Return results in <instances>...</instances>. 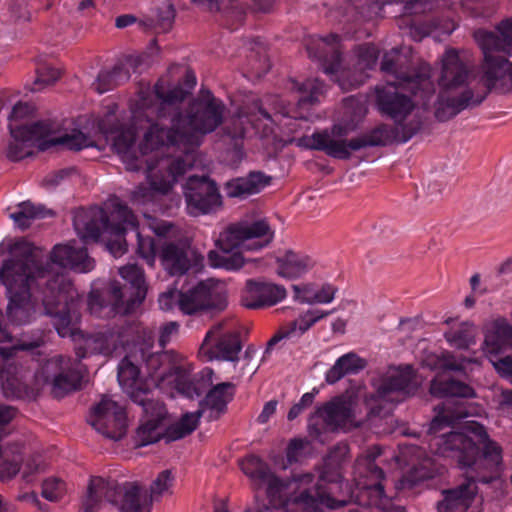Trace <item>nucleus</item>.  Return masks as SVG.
Masks as SVG:
<instances>
[{
	"mask_svg": "<svg viewBox=\"0 0 512 512\" xmlns=\"http://www.w3.org/2000/svg\"><path fill=\"white\" fill-rule=\"evenodd\" d=\"M437 368L443 371H461L464 369V361L458 360L451 353H443L437 359Z\"/></svg>",
	"mask_w": 512,
	"mask_h": 512,
	"instance_id": "nucleus-51",
	"label": "nucleus"
},
{
	"mask_svg": "<svg viewBox=\"0 0 512 512\" xmlns=\"http://www.w3.org/2000/svg\"><path fill=\"white\" fill-rule=\"evenodd\" d=\"M180 291L176 289L168 290L159 296L158 303L162 310H171L175 305L179 307Z\"/></svg>",
	"mask_w": 512,
	"mask_h": 512,
	"instance_id": "nucleus-54",
	"label": "nucleus"
},
{
	"mask_svg": "<svg viewBox=\"0 0 512 512\" xmlns=\"http://www.w3.org/2000/svg\"><path fill=\"white\" fill-rule=\"evenodd\" d=\"M366 364V361L356 353H346L327 371L325 379L327 383L334 384L346 375L357 374L366 367Z\"/></svg>",
	"mask_w": 512,
	"mask_h": 512,
	"instance_id": "nucleus-37",
	"label": "nucleus"
},
{
	"mask_svg": "<svg viewBox=\"0 0 512 512\" xmlns=\"http://www.w3.org/2000/svg\"><path fill=\"white\" fill-rule=\"evenodd\" d=\"M65 493V483L56 477L47 478L42 484V496L51 502L58 501Z\"/></svg>",
	"mask_w": 512,
	"mask_h": 512,
	"instance_id": "nucleus-48",
	"label": "nucleus"
},
{
	"mask_svg": "<svg viewBox=\"0 0 512 512\" xmlns=\"http://www.w3.org/2000/svg\"><path fill=\"white\" fill-rule=\"evenodd\" d=\"M34 111L33 105L27 103V102H18L13 106V109L9 115V126L11 124L17 125L16 122L20 121L29 115L32 114Z\"/></svg>",
	"mask_w": 512,
	"mask_h": 512,
	"instance_id": "nucleus-52",
	"label": "nucleus"
},
{
	"mask_svg": "<svg viewBox=\"0 0 512 512\" xmlns=\"http://www.w3.org/2000/svg\"><path fill=\"white\" fill-rule=\"evenodd\" d=\"M273 237L274 232L264 219L232 224L220 234L217 240L219 251H209L208 261L214 268L238 270L245 262L241 251L261 250Z\"/></svg>",
	"mask_w": 512,
	"mask_h": 512,
	"instance_id": "nucleus-12",
	"label": "nucleus"
},
{
	"mask_svg": "<svg viewBox=\"0 0 512 512\" xmlns=\"http://www.w3.org/2000/svg\"><path fill=\"white\" fill-rule=\"evenodd\" d=\"M179 324L177 322H168L160 329L159 344L165 347L173 337L178 334Z\"/></svg>",
	"mask_w": 512,
	"mask_h": 512,
	"instance_id": "nucleus-55",
	"label": "nucleus"
},
{
	"mask_svg": "<svg viewBox=\"0 0 512 512\" xmlns=\"http://www.w3.org/2000/svg\"><path fill=\"white\" fill-rule=\"evenodd\" d=\"M88 423L97 432L114 441L122 439L127 431V416L124 407L109 396H103L92 407Z\"/></svg>",
	"mask_w": 512,
	"mask_h": 512,
	"instance_id": "nucleus-20",
	"label": "nucleus"
},
{
	"mask_svg": "<svg viewBox=\"0 0 512 512\" xmlns=\"http://www.w3.org/2000/svg\"><path fill=\"white\" fill-rule=\"evenodd\" d=\"M474 38L484 54L480 77L471 72L455 49L446 50L441 58L435 103V117L439 121L480 105L491 91H512V62L498 55L512 57V19L502 21L496 31L478 29Z\"/></svg>",
	"mask_w": 512,
	"mask_h": 512,
	"instance_id": "nucleus-4",
	"label": "nucleus"
},
{
	"mask_svg": "<svg viewBox=\"0 0 512 512\" xmlns=\"http://www.w3.org/2000/svg\"><path fill=\"white\" fill-rule=\"evenodd\" d=\"M413 368L410 365L390 368L377 387V395L386 401H401L417 389Z\"/></svg>",
	"mask_w": 512,
	"mask_h": 512,
	"instance_id": "nucleus-28",
	"label": "nucleus"
},
{
	"mask_svg": "<svg viewBox=\"0 0 512 512\" xmlns=\"http://www.w3.org/2000/svg\"><path fill=\"white\" fill-rule=\"evenodd\" d=\"M290 89L299 93L297 105L293 109L283 107V115L291 118V123L287 124L288 132L295 133L301 126L302 121L311 120V114L304 111L306 106L313 105L324 93L325 86L318 79H307L304 82L297 80L290 81Z\"/></svg>",
	"mask_w": 512,
	"mask_h": 512,
	"instance_id": "nucleus-26",
	"label": "nucleus"
},
{
	"mask_svg": "<svg viewBox=\"0 0 512 512\" xmlns=\"http://www.w3.org/2000/svg\"><path fill=\"white\" fill-rule=\"evenodd\" d=\"M174 18L175 10L173 5L170 3H165L163 7L157 10L154 21L159 29H161L163 32H167L171 29Z\"/></svg>",
	"mask_w": 512,
	"mask_h": 512,
	"instance_id": "nucleus-49",
	"label": "nucleus"
},
{
	"mask_svg": "<svg viewBox=\"0 0 512 512\" xmlns=\"http://www.w3.org/2000/svg\"><path fill=\"white\" fill-rule=\"evenodd\" d=\"M277 401L276 400H270L267 403H265L262 412L258 416V422L261 424L266 423L270 417L276 412L277 408Z\"/></svg>",
	"mask_w": 512,
	"mask_h": 512,
	"instance_id": "nucleus-60",
	"label": "nucleus"
},
{
	"mask_svg": "<svg viewBox=\"0 0 512 512\" xmlns=\"http://www.w3.org/2000/svg\"><path fill=\"white\" fill-rule=\"evenodd\" d=\"M43 468H44V464L41 461V457L40 456L32 457L29 460H27V462L25 464L26 471H25L24 475L26 477L27 474L39 472Z\"/></svg>",
	"mask_w": 512,
	"mask_h": 512,
	"instance_id": "nucleus-62",
	"label": "nucleus"
},
{
	"mask_svg": "<svg viewBox=\"0 0 512 512\" xmlns=\"http://www.w3.org/2000/svg\"><path fill=\"white\" fill-rule=\"evenodd\" d=\"M476 328L469 322H463L445 333L447 342L458 349H467L475 344Z\"/></svg>",
	"mask_w": 512,
	"mask_h": 512,
	"instance_id": "nucleus-43",
	"label": "nucleus"
},
{
	"mask_svg": "<svg viewBox=\"0 0 512 512\" xmlns=\"http://www.w3.org/2000/svg\"><path fill=\"white\" fill-rule=\"evenodd\" d=\"M493 366L502 377L512 382V357L500 358L493 362Z\"/></svg>",
	"mask_w": 512,
	"mask_h": 512,
	"instance_id": "nucleus-57",
	"label": "nucleus"
},
{
	"mask_svg": "<svg viewBox=\"0 0 512 512\" xmlns=\"http://www.w3.org/2000/svg\"><path fill=\"white\" fill-rule=\"evenodd\" d=\"M184 84L185 88L180 84L172 86L167 80L160 78L153 90L141 89L135 103L131 105V124L127 128L119 122L114 108L99 120L100 132L106 140L112 142L114 151L128 170L138 171L140 166L135 150L137 132L146 128V124H150L154 118H166L167 114L179 108V104L196 85L193 71L185 70Z\"/></svg>",
	"mask_w": 512,
	"mask_h": 512,
	"instance_id": "nucleus-6",
	"label": "nucleus"
},
{
	"mask_svg": "<svg viewBox=\"0 0 512 512\" xmlns=\"http://www.w3.org/2000/svg\"><path fill=\"white\" fill-rule=\"evenodd\" d=\"M272 100L274 113L269 112L264 106L260 99L255 96H251L246 104L240 107L236 117L233 119L235 127L232 130H228L227 133L232 138H241L244 136L246 128L245 123L251 124L254 128L258 129V122L266 121L264 125V133L272 131V125H282L288 130L287 124L291 123V118L284 116L282 111L283 107L286 109H293L292 106L284 105L278 99H266V102Z\"/></svg>",
	"mask_w": 512,
	"mask_h": 512,
	"instance_id": "nucleus-16",
	"label": "nucleus"
},
{
	"mask_svg": "<svg viewBox=\"0 0 512 512\" xmlns=\"http://www.w3.org/2000/svg\"><path fill=\"white\" fill-rule=\"evenodd\" d=\"M196 427L197 416L195 414H185L165 431L160 424L145 419L136 431L135 444L139 447L146 446L157 442L162 436L167 441H175L189 435Z\"/></svg>",
	"mask_w": 512,
	"mask_h": 512,
	"instance_id": "nucleus-27",
	"label": "nucleus"
},
{
	"mask_svg": "<svg viewBox=\"0 0 512 512\" xmlns=\"http://www.w3.org/2000/svg\"><path fill=\"white\" fill-rule=\"evenodd\" d=\"M134 231L137 238V251L140 257H142L148 265H153L156 258V245L154 239L148 235H144V228L139 230L138 224L136 223Z\"/></svg>",
	"mask_w": 512,
	"mask_h": 512,
	"instance_id": "nucleus-45",
	"label": "nucleus"
},
{
	"mask_svg": "<svg viewBox=\"0 0 512 512\" xmlns=\"http://www.w3.org/2000/svg\"><path fill=\"white\" fill-rule=\"evenodd\" d=\"M121 277L130 283L133 297L124 300V293L118 281H111L103 290H92L88 295V310L99 318L125 315L134 310L146 296L143 270L136 264H127L119 268Z\"/></svg>",
	"mask_w": 512,
	"mask_h": 512,
	"instance_id": "nucleus-14",
	"label": "nucleus"
},
{
	"mask_svg": "<svg viewBox=\"0 0 512 512\" xmlns=\"http://www.w3.org/2000/svg\"><path fill=\"white\" fill-rule=\"evenodd\" d=\"M396 138L395 129L386 124H381L373 130L352 139L343 137V146L347 150V159L355 151L366 147L385 146Z\"/></svg>",
	"mask_w": 512,
	"mask_h": 512,
	"instance_id": "nucleus-33",
	"label": "nucleus"
},
{
	"mask_svg": "<svg viewBox=\"0 0 512 512\" xmlns=\"http://www.w3.org/2000/svg\"><path fill=\"white\" fill-rule=\"evenodd\" d=\"M51 215V211L45 210L43 206H35L31 202L26 201L18 205L17 209L10 213V218L22 230L28 228L31 221L37 218H44Z\"/></svg>",
	"mask_w": 512,
	"mask_h": 512,
	"instance_id": "nucleus-42",
	"label": "nucleus"
},
{
	"mask_svg": "<svg viewBox=\"0 0 512 512\" xmlns=\"http://www.w3.org/2000/svg\"><path fill=\"white\" fill-rule=\"evenodd\" d=\"M144 369L141 372L128 357L119 364V384L133 401L152 388L171 397L181 394L192 399L203 393L209 380L203 372L192 374L190 365L173 351L150 354L145 358Z\"/></svg>",
	"mask_w": 512,
	"mask_h": 512,
	"instance_id": "nucleus-8",
	"label": "nucleus"
},
{
	"mask_svg": "<svg viewBox=\"0 0 512 512\" xmlns=\"http://www.w3.org/2000/svg\"><path fill=\"white\" fill-rule=\"evenodd\" d=\"M11 140L7 148V157L19 161L33 154V149L43 143L51 133V126L44 121L30 125H10Z\"/></svg>",
	"mask_w": 512,
	"mask_h": 512,
	"instance_id": "nucleus-23",
	"label": "nucleus"
},
{
	"mask_svg": "<svg viewBox=\"0 0 512 512\" xmlns=\"http://www.w3.org/2000/svg\"><path fill=\"white\" fill-rule=\"evenodd\" d=\"M22 461L21 444L0 445V480L6 481L13 478L19 472Z\"/></svg>",
	"mask_w": 512,
	"mask_h": 512,
	"instance_id": "nucleus-39",
	"label": "nucleus"
},
{
	"mask_svg": "<svg viewBox=\"0 0 512 512\" xmlns=\"http://www.w3.org/2000/svg\"><path fill=\"white\" fill-rule=\"evenodd\" d=\"M94 267L95 261L82 247L56 245L49 257L43 259L40 249L32 244L15 243L0 268V282L9 298V321L15 325L30 323L41 302L45 314L53 318L59 336L73 335L80 317V295L62 269L87 273Z\"/></svg>",
	"mask_w": 512,
	"mask_h": 512,
	"instance_id": "nucleus-1",
	"label": "nucleus"
},
{
	"mask_svg": "<svg viewBox=\"0 0 512 512\" xmlns=\"http://www.w3.org/2000/svg\"><path fill=\"white\" fill-rule=\"evenodd\" d=\"M83 372L84 369L79 360L55 355L40 365L34 378L38 387L49 384L52 394L61 398L80 388Z\"/></svg>",
	"mask_w": 512,
	"mask_h": 512,
	"instance_id": "nucleus-15",
	"label": "nucleus"
},
{
	"mask_svg": "<svg viewBox=\"0 0 512 512\" xmlns=\"http://www.w3.org/2000/svg\"><path fill=\"white\" fill-rule=\"evenodd\" d=\"M73 224L77 235L84 242L97 241L102 233L115 236L106 246L114 257H120L127 250L124 234L136 228V217L120 199L112 198L106 204V210L99 207L77 210Z\"/></svg>",
	"mask_w": 512,
	"mask_h": 512,
	"instance_id": "nucleus-10",
	"label": "nucleus"
},
{
	"mask_svg": "<svg viewBox=\"0 0 512 512\" xmlns=\"http://www.w3.org/2000/svg\"><path fill=\"white\" fill-rule=\"evenodd\" d=\"M344 106L346 109H352L353 118L361 119L366 113V106L363 102L349 97L344 100Z\"/></svg>",
	"mask_w": 512,
	"mask_h": 512,
	"instance_id": "nucleus-58",
	"label": "nucleus"
},
{
	"mask_svg": "<svg viewBox=\"0 0 512 512\" xmlns=\"http://www.w3.org/2000/svg\"><path fill=\"white\" fill-rule=\"evenodd\" d=\"M277 263L278 275L287 279L301 277L314 266V261L309 256L291 250L279 257Z\"/></svg>",
	"mask_w": 512,
	"mask_h": 512,
	"instance_id": "nucleus-36",
	"label": "nucleus"
},
{
	"mask_svg": "<svg viewBox=\"0 0 512 512\" xmlns=\"http://www.w3.org/2000/svg\"><path fill=\"white\" fill-rule=\"evenodd\" d=\"M332 311H322L319 309H310L299 315L295 320L283 325L279 331L269 340L268 349L283 339L292 342L297 341L305 334L315 323L330 315Z\"/></svg>",
	"mask_w": 512,
	"mask_h": 512,
	"instance_id": "nucleus-31",
	"label": "nucleus"
},
{
	"mask_svg": "<svg viewBox=\"0 0 512 512\" xmlns=\"http://www.w3.org/2000/svg\"><path fill=\"white\" fill-rule=\"evenodd\" d=\"M160 260L171 275L183 276L192 265H202L203 257L184 243H165L160 251Z\"/></svg>",
	"mask_w": 512,
	"mask_h": 512,
	"instance_id": "nucleus-30",
	"label": "nucleus"
},
{
	"mask_svg": "<svg viewBox=\"0 0 512 512\" xmlns=\"http://www.w3.org/2000/svg\"><path fill=\"white\" fill-rule=\"evenodd\" d=\"M456 29V25L452 20H444L442 23L432 22L431 25L425 27L419 36L421 39L423 36L428 35L433 30H440L442 33L451 34Z\"/></svg>",
	"mask_w": 512,
	"mask_h": 512,
	"instance_id": "nucleus-56",
	"label": "nucleus"
},
{
	"mask_svg": "<svg viewBox=\"0 0 512 512\" xmlns=\"http://www.w3.org/2000/svg\"><path fill=\"white\" fill-rule=\"evenodd\" d=\"M435 411L437 414L429 427V433L433 435L430 449L454 460L468 474L461 484L442 492L437 511L466 512L478 494L477 482L490 483L503 471V448L490 437L486 427L476 421H466L461 431L436 435L474 414L461 401L447 399L441 406L435 407Z\"/></svg>",
	"mask_w": 512,
	"mask_h": 512,
	"instance_id": "nucleus-3",
	"label": "nucleus"
},
{
	"mask_svg": "<svg viewBox=\"0 0 512 512\" xmlns=\"http://www.w3.org/2000/svg\"><path fill=\"white\" fill-rule=\"evenodd\" d=\"M356 129L354 123L335 124L331 131L314 133L311 136H303L295 140L296 145L313 150L325 152L326 155L336 159H347V153L343 146V137H347Z\"/></svg>",
	"mask_w": 512,
	"mask_h": 512,
	"instance_id": "nucleus-25",
	"label": "nucleus"
},
{
	"mask_svg": "<svg viewBox=\"0 0 512 512\" xmlns=\"http://www.w3.org/2000/svg\"><path fill=\"white\" fill-rule=\"evenodd\" d=\"M174 477L170 470L162 471L147 491L136 482L117 483L102 477H92L83 502L82 512H96L102 499L117 506L121 512H150L154 500L170 493Z\"/></svg>",
	"mask_w": 512,
	"mask_h": 512,
	"instance_id": "nucleus-9",
	"label": "nucleus"
},
{
	"mask_svg": "<svg viewBox=\"0 0 512 512\" xmlns=\"http://www.w3.org/2000/svg\"><path fill=\"white\" fill-rule=\"evenodd\" d=\"M184 196L186 210L192 216L209 214L222 204L216 184L206 176H190L184 186Z\"/></svg>",
	"mask_w": 512,
	"mask_h": 512,
	"instance_id": "nucleus-21",
	"label": "nucleus"
},
{
	"mask_svg": "<svg viewBox=\"0 0 512 512\" xmlns=\"http://www.w3.org/2000/svg\"><path fill=\"white\" fill-rule=\"evenodd\" d=\"M381 454V448L373 446L357 458L354 467L356 491L353 495L358 506L349 512H406L384 493V473L375 464Z\"/></svg>",
	"mask_w": 512,
	"mask_h": 512,
	"instance_id": "nucleus-13",
	"label": "nucleus"
},
{
	"mask_svg": "<svg viewBox=\"0 0 512 512\" xmlns=\"http://www.w3.org/2000/svg\"><path fill=\"white\" fill-rule=\"evenodd\" d=\"M318 419L323 420L328 430H350L359 426L356 418V402L348 396H339L317 408L310 416L308 427L311 433L319 435L322 428L318 427Z\"/></svg>",
	"mask_w": 512,
	"mask_h": 512,
	"instance_id": "nucleus-18",
	"label": "nucleus"
},
{
	"mask_svg": "<svg viewBox=\"0 0 512 512\" xmlns=\"http://www.w3.org/2000/svg\"><path fill=\"white\" fill-rule=\"evenodd\" d=\"M148 227L154 234L164 236L170 231L172 225L166 221L148 219Z\"/></svg>",
	"mask_w": 512,
	"mask_h": 512,
	"instance_id": "nucleus-59",
	"label": "nucleus"
},
{
	"mask_svg": "<svg viewBox=\"0 0 512 512\" xmlns=\"http://www.w3.org/2000/svg\"><path fill=\"white\" fill-rule=\"evenodd\" d=\"M135 22V18L132 15H121L116 18V27L117 28H125Z\"/></svg>",
	"mask_w": 512,
	"mask_h": 512,
	"instance_id": "nucleus-64",
	"label": "nucleus"
},
{
	"mask_svg": "<svg viewBox=\"0 0 512 512\" xmlns=\"http://www.w3.org/2000/svg\"><path fill=\"white\" fill-rule=\"evenodd\" d=\"M241 351L239 335L230 321H222L213 325L201 344L200 353L208 360H238Z\"/></svg>",
	"mask_w": 512,
	"mask_h": 512,
	"instance_id": "nucleus-19",
	"label": "nucleus"
},
{
	"mask_svg": "<svg viewBox=\"0 0 512 512\" xmlns=\"http://www.w3.org/2000/svg\"><path fill=\"white\" fill-rule=\"evenodd\" d=\"M431 394L438 397L473 398L475 392L469 385L454 380L435 378L430 385Z\"/></svg>",
	"mask_w": 512,
	"mask_h": 512,
	"instance_id": "nucleus-40",
	"label": "nucleus"
},
{
	"mask_svg": "<svg viewBox=\"0 0 512 512\" xmlns=\"http://www.w3.org/2000/svg\"><path fill=\"white\" fill-rule=\"evenodd\" d=\"M308 442L304 439H292L286 450V457L289 464L300 461L305 455V449Z\"/></svg>",
	"mask_w": 512,
	"mask_h": 512,
	"instance_id": "nucleus-50",
	"label": "nucleus"
},
{
	"mask_svg": "<svg viewBox=\"0 0 512 512\" xmlns=\"http://www.w3.org/2000/svg\"><path fill=\"white\" fill-rule=\"evenodd\" d=\"M314 401L313 393H305L302 395L300 401L293 405L288 412L287 418L289 421L296 419L304 410L312 405Z\"/></svg>",
	"mask_w": 512,
	"mask_h": 512,
	"instance_id": "nucleus-53",
	"label": "nucleus"
},
{
	"mask_svg": "<svg viewBox=\"0 0 512 512\" xmlns=\"http://www.w3.org/2000/svg\"><path fill=\"white\" fill-rule=\"evenodd\" d=\"M307 51L311 58L320 61L323 71L344 91L362 85L367 78L365 71L375 67L379 56V51L374 44H364L357 48V63L354 72L342 68L340 38L336 34L312 37L307 43Z\"/></svg>",
	"mask_w": 512,
	"mask_h": 512,
	"instance_id": "nucleus-11",
	"label": "nucleus"
},
{
	"mask_svg": "<svg viewBox=\"0 0 512 512\" xmlns=\"http://www.w3.org/2000/svg\"><path fill=\"white\" fill-rule=\"evenodd\" d=\"M243 473L250 479L256 492L263 491L267 503L258 512H323L322 508L336 509L346 504L332 494L340 488V475L331 480L321 475L314 486L311 473L282 479L259 457L248 456L240 462Z\"/></svg>",
	"mask_w": 512,
	"mask_h": 512,
	"instance_id": "nucleus-5",
	"label": "nucleus"
},
{
	"mask_svg": "<svg viewBox=\"0 0 512 512\" xmlns=\"http://www.w3.org/2000/svg\"><path fill=\"white\" fill-rule=\"evenodd\" d=\"M136 403L140 404L145 414V419L155 421L161 425L162 420L165 418L167 411L162 402L142 397H137Z\"/></svg>",
	"mask_w": 512,
	"mask_h": 512,
	"instance_id": "nucleus-46",
	"label": "nucleus"
},
{
	"mask_svg": "<svg viewBox=\"0 0 512 512\" xmlns=\"http://www.w3.org/2000/svg\"><path fill=\"white\" fill-rule=\"evenodd\" d=\"M128 342L126 331L122 327H105L85 336L83 343L76 348V354L79 359L93 354H120Z\"/></svg>",
	"mask_w": 512,
	"mask_h": 512,
	"instance_id": "nucleus-22",
	"label": "nucleus"
},
{
	"mask_svg": "<svg viewBox=\"0 0 512 512\" xmlns=\"http://www.w3.org/2000/svg\"><path fill=\"white\" fill-rule=\"evenodd\" d=\"M484 334V344L489 353H500L512 347V324L505 318L488 322Z\"/></svg>",
	"mask_w": 512,
	"mask_h": 512,
	"instance_id": "nucleus-34",
	"label": "nucleus"
},
{
	"mask_svg": "<svg viewBox=\"0 0 512 512\" xmlns=\"http://www.w3.org/2000/svg\"><path fill=\"white\" fill-rule=\"evenodd\" d=\"M235 392V386L230 382L217 384L206 394L201 409L194 413L199 420L200 414L209 410V418H217L224 412L229 401L232 400Z\"/></svg>",
	"mask_w": 512,
	"mask_h": 512,
	"instance_id": "nucleus-35",
	"label": "nucleus"
},
{
	"mask_svg": "<svg viewBox=\"0 0 512 512\" xmlns=\"http://www.w3.org/2000/svg\"><path fill=\"white\" fill-rule=\"evenodd\" d=\"M60 77V71L50 65H41L37 68V77L34 82V91L54 84Z\"/></svg>",
	"mask_w": 512,
	"mask_h": 512,
	"instance_id": "nucleus-47",
	"label": "nucleus"
},
{
	"mask_svg": "<svg viewBox=\"0 0 512 512\" xmlns=\"http://www.w3.org/2000/svg\"><path fill=\"white\" fill-rule=\"evenodd\" d=\"M16 415L12 406L0 404V428L7 425Z\"/></svg>",
	"mask_w": 512,
	"mask_h": 512,
	"instance_id": "nucleus-61",
	"label": "nucleus"
},
{
	"mask_svg": "<svg viewBox=\"0 0 512 512\" xmlns=\"http://www.w3.org/2000/svg\"><path fill=\"white\" fill-rule=\"evenodd\" d=\"M400 65L397 49L384 54L381 70L391 79L376 87V102L381 113L391 118L396 130L401 131V141L406 142L421 129V109L428 107L435 90L429 66L404 71Z\"/></svg>",
	"mask_w": 512,
	"mask_h": 512,
	"instance_id": "nucleus-7",
	"label": "nucleus"
},
{
	"mask_svg": "<svg viewBox=\"0 0 512 512\" xmlns=\"http://www.w3.org/2000/svg\"><path fill=\"white\" fill-rule=\"evenodd\" d=\"M68 174L67 171L62 170L58 173L48 176L45 178V183L50 186H56L60 183V181Z\"/></svg>",
	"mask_w": 512,
	"mask_h": 512,
	"instance_id": "nucleus-63",
	"label": "nucleus"
},
{
	"mask_svg": "<svg viewBox=\"0 0 512 512\" xmlns=\"http://www.w3.org/2000/svg\"><path fill=\"white\" fill-rule=\"evenodd\" d=\"M272 178L263 172L252 171L244 177L230 180L225 185V193L230 198L246 199L260 193L270 185Z\"/></svg>",
	"mask_w": 512,
	"mask_h": 512,
	"instance_id": "nucleus-32",
	"label": "nucleus"
},
{
	"mask_svg": "<svg viewBox=\"0 0 512 512\" xmlns=\"http://www.w3.org/2000/svg\"><path fill=\"white\" fill-rule=\"evenodd\" d=\"M225 307V293L211 281H200L179 294V309L184 314L190 315L209 309L223 310Z\"/></svg>",
	"mask_w": 512,
	"mask_h": 512,
	"instance_id": "nucleus-24",
	"label": "nucleus"
},
{
	"mask_svg": "<svg viewBox=\"0 0 512 512\" xmlns=\"http://www.w3.org/2000/svg\"><path fill=\"white\" fill-rule=\"evenodd\" d=\"M131 61L132 59L130 58L126 61V63L116 64L111 70H101L97 76V79L92 84L94 90L99 94H103L109 90H112L119 84L127 81L130 77V71L127 66L132 65Z\"/></svg>",
	"mask_w": 512,
	"mask_h": 512,
	"instance_id": "nucleus-38",
	"label": "nucleus"
},
{
	"mask_svg": "<svg viewBox=\"0 0 512 512\" xmlns=\"http://www.w3.org/2000/svg\"><path fill=\"white\" fill-rule=\"evenodd\" d=\"M42 343V337L39 336L31 342L21 341L10 347H0V383L6 397L26 398L34 395L35 389L24 381L13 357L19 350H33Z\"/></svg>",
	"mask_w": 512,
	"mask_h": 512,
	"instance_id": "nucleus-17",
	"label": "nucleus"
},
{
	"mask_svg": "<svg viewBox=\"0 0 512 512\" xmlns=\"http://www.w3.org/2000/svg\"><path fill=\"white\" fill-rule=\"evenodd\" d=\"M93 144V140L88 135L75 129L59 137H47L43 143L39 144V149L45 150L50 146L62 145L67 149L78 151L91 147Z\"/></svg>",
	"mask_w": 512,
	"mask_h": 512,
	"instance_id": "nucleus-41",
	"label": "nucleus"
},
{
	"mask_svg": "<svg viewBox=\"0 0 512 512\" xmlns=\"http://www.w3.org/2000/svg\"><path fill=\"white\" fill-rule=\"evenodd\" d=\"M293 290L295 292V298L298 301L308 304H328L334 300L335 293L337 291V289L331 284L323 285L321 289L314 294H311L309 286L301 288L298 285H293Z\"/></svg>",
	"mask_w": 512,
	"mask_h": 512,
	"instance_id": "nucleus-44",
	"label": "nucleus"
},
{
	"mask_svg": "<svg viewBox=\"0 0 512 512\" xmlns=\"http://www.w3.org/2000/svg\"><path fill=\"white\" fill-rule=\"evenodd\" d=\"M225 105L208 90H202L186 115L179 108L167 114L171 127L159 122L146 124L143 140L136 148L141 169L146 165V177L150 186L139 185L132 192L134 206L157 201L158 195L168 194L178 179L194 165L195 150L200 136L213 132L224 118Z\"/></svg>",
	"mask_w": 512,
	"mask_h": 512,
	"instance_id": "nucleus-2",
	"label": "nucleus"
},
{
	"mask_svg": "<svg viewBox=\"0 0 512 512\" xmlns=\"http://www.w3.org/2000/svg\"><path fill=\"white\" fill-rule=\"evenodd\" d=\"M286 297L283 286L262 280L250 279L242 291L241 303L249 309L272 306Z\"/></svg>",
	"mask_w": 512,
	"mask_h": 512,
	"instance_id": "nucleus-29",
	"label": "nucleus"
}]
</instances>
